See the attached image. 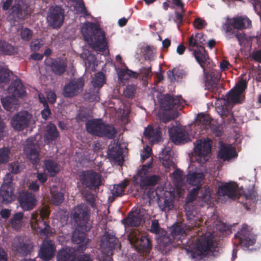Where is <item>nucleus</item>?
I'll return each instance as SVG.
<instances>
[{
    "mask_svg": "<svg viewBox=\"0 0 261 261\" xmlns=\"http://www.w3.org/2000/svg\"><path fill=\"white\" fill-rule=\"evenodd\" d=\"M82 34L86 41L94 50L103 51L107 48L105 34L92 23H89L82 30Z\"/></svg>",
    "mask_w": 261,
    "mask_h": 261,
    "instance_id": "1",
    "label": "nucleus"
},
{
    "mask_svg": "<svg viewBox=\"0 0 261 261\" xmlns=\"http://www.w3.org/2000/svg\"><path fill=\"white\" fill-rule=\"evenodd\" d=\"M49 215V210L44 207L41 210L39 215L37 212L31 215V226L40 238L48 237L53 233L50 226L45 220Z\"/></svg>",
    "mask_w": 261,
    "mask_h": 261,
    "instance_id": "2",
    "label": "nucleus"
},
{
    "mask_svg": "<svg viewBox=\"0 0 261 261\" xmlns=\"http://www.w3.org/2000/svg\"><path fill=\"white\" fill-rule=\"evenodd\" d=\"M252 228L244 224L242 228L235 234L233 239L234 246H241L244 250H249V247L256 242V236L252 232Z\"/></svg>",
    "mask_w": 261,
    "mask_h": 261,
    "instance_id": "3",
    "label": "nucleus"
},
{
    "mask_svg": "<svg viewBox=\"0 0 261 261\" xmlns=\"http://www.w3.org/2000/svg\"><path fill=\"white\" fill-rule=\"evenodd\" d=\"M72 217L77 227L82 230L89 231L91 229L92 225L89 222L90 210L87 205L81 204L75 207Z\"/></svg>",
    "mask_w": 261,
    "mask_h": 261,
    "instance_id": "4",
    "label": "nucleus"
},
{
    "mask_svg": "<svg viewBox=\"0 0 261 261\" xmlns=\"http://www.w3.org/2000/svg\"><path fill=\"white\" fill-rule=\"evenodd\" d=\"M82 187L91 190L98 189L102 185L101 175L93 170L82 171L79 175Z\"/></svg>",
    "mask_w": 261,
    "mask_h": 261,
    "instance_id": "5",
    "label": "nucleus"
},
{
    "mask_svg": "<svg viewBox=\"0 0 261 261\" xmlns=\"http://www.w3.org/2000/svg\"><path fill=\"white\" fill-rule=\"evenodd\" d=\"M31 14L29 6L22 0H15L9 10V17L13 21L25 19Z\"/></svg>",
    "mask_w": 261,
    "mask_h": 261,
    "instance_id": "6",
    "label": "nucleus"
},
{
    "mask_svg": "<svg viewBox=\"0 0 261 261\" xmlns=\"http://www.w3.org/2000/svg\"><path fill=\"white\" fill-rule=\"evenodd\" d=\"M170 234L168 233L171 238V244L169 246H164L163 251L166 252L170 250L173 246L179 245L180 242L183 243V240L185 239L186 232L184 226L178 223L174 224L170 227Z\"/></svg>",
    "mask_w": 261,
    "mask_h": 261,
    "instance_id": "7",
    "label": "nucleus"
},
{
    "mask_svg": "<svg viewBox=\"0 0 261 261\" xmlns=\"http://www.w3.org/2000/svg\"><path fill=\"white\" fill-rule=\"evenodd\" d=\"M149 231L156 235V239L160 246L163 250L164 246H169L171 244V238L168 232L163 228L160 227L159 221L154 219L151 221Z\"/></svg>",
    "mask_w": 261,
    "mask_h": 261,
    "instance_id": "8",
    "label": "nucleus"
},
{
    "mask_svg": "<svg viewBox=\"0 0 261 261\" xmlns=\"http://www.w3.org/2000/svg\"><path fill=\"white\" fill-rule=\"evenodd\" d=\"M130 243L136 246L138 249L142 252H149L151 249L150 240L146 236H141L138 231L131 232L128 236Z\"/></svg>",
    "mask_w": 261,
    "mask_h": 261,
    "instance_id": "9",
    "label": "nucleus"
},
{
    "mask_svg": "<svg viewBox=\"0 0 261 261\" xmlns=\"http://www.w3.org/2000/svg\"><path fill=\"white\" fill-rule=\"evenodd\" d=\"M211 141L207 138L203 142L200 141L194 147L196 160L200 164H204L208 160V155L211 152Z\"/></svg>",
    "mask_w": 261,
    "mask_h": 261,
    "instance_id": "10",
    "label": "nucleus"
},
{
    "mask_svg": "<svg viewBox=\"0 0 261 261\" xmlns=\"http://www.w3.org/2000/svg\"><path fill=\"white\" fill-rule=\"evenodd\" d=\"M213 245V236L211 233L202 235L196 243L195 253L198 256H205L211 250Z\"/></svg>",
    "mask_w": 261,
    "mask_h": 261,
    "instance_id": "11",
    "label": "nucleus"
},
{
    "mask_svg": "<svg viewBox=\"0 0 261 261\" xmlns=\"http://www.w3.org/2000/svg\"><path fill=\"white\" fill-rule=\"evenodd\" d=\"M200 189V186H197L195 188H194L191 190L190 193V197L187 199L185 204V210L186 216L188 219L191 221H196L199 219L198 217L196 216L197 212L195 209V206L191 204V202L196 198V197H199Z\"/></svg>",
    "mask_w": 261,
    "mask_h": 261,
    "instance_id": "12",
    "label": "nucleus"
},
{
    "mask_svg": "<svg viewBox=\"0 0 261 261\" xmlns=\"http://www.w3.org/2000/svg\"><path fill=\"white\" fill-rule=\"evenodd\" d=\"M24 151L27 158L34 166L39 165L40 148L38 143L32 142L31 139H28Z\"/></svg>",
    "mask_w": 261,
    "mask_h": 261,
    "instance_id": "13",
    "label": "nucleus"
},
{
    "mask_svg": "<svg viewBox=\"0 0 261 261\" xmlns=\"http://www.w3.org/2000/svg\"><path fill=\"white\" fill-rule=\"evenodd\" d=\"M47 22L53 28H59L64 20V10L60 6L52 8L47 17Z\"/></svg>",
    "mask_w": 261,
    "mask_h": 261,
    "instance_id": "14",
    "label": "nucleus"
},
{
    "mask_svg": "<svg viewBox=\"0 0 261 261\" xmlns=\"http://www.w3.org/2000/svg\"><path fill=\"white\" fill-rule=\"evenodd\" d=\"M31 118L32 116L28 112H20L12 118L11 124L14 129L22 130L28 126Z\"/></svg>",
    "mask_w": 261,
    "mask_h": 261,
    "instance_id": "15",
    "label": "nucleus"
},
{
    "mask_svg": "<svg viewBox=\"0 0 261 261\" xmlns=\"http://www.w3.org/2000/svg\"><path fill=\"white\" fill-rule=\"evenodd\" d=\"M84 80L82 78L74 79L65 84L63 94L66 97H72L83 90Z\"/></svg>",
    "mask_w": 261,
    "mask_h": 261,
    "instance_id": "16",
    "label": "nucleus"
},
{
    "mask_svg": "<svg viewBox=\"0 0 261 261\" xmlns=\"http://www.w3.org/2000/svg\"><path fill=\"white\" fill-rule=\"evenodd\" d=\"M181 105V102L179 98L169 94L162 95L160 99L161 108L165 111L180 109Z\"/></svg>",
    "mask_w": 261,
    "mask_h": 261,
    "instance_id": "17",
    "label": "nucleus"
},
{
    "mask_svg": "<svg viewBox=\"0 0 261 261\" xmlns=\"http://www.w3.org/2000/svg\"><path fill=\"white\" fill-rule=\"evenodd\" d=\"M56 251V248L53 241L44 240L41 245L38 255L42 260L49 261L54 257Z\"/></svg>",
    "mask_w": 261,
    "mask_h": 261,
    "instance_id": "18",
    "label": "nucleus"
},
{
    "mask_svg": "<svg viewBox=\"0 0 261 261\" xmlns=\"http://www.w3.org/2000/svg\"><path fill=\"white\" fill-rule=\"evenodd\" d=\"M20 207L24 211L33 210L37 205V199L33 194L28 191H22L18 197Z\"/></svg>",
    "mask_w": 261,
    "mask_h": 261,
    "instance_id": "19",
    "label": "nucleus"
},
{
    "mask_svg": "<svg viewBox=\"0 0 261 261\" xmlns=\"http://www.w3.org/2000/svg\"><path fill=\"white\" fill-rule=\"evenodd\" d=\"M86 232L77 227L72 234V241L77 245L75 248L77 252H83L87 248L89 239L86 237Z\"/></svg>",
    "mask_w": 261,
    "mask_h": 261,
    "instance_id": "20",
    "label": "nucleus"
},
{
    "mask_svg": "<svg viewBox=\"0 0 261 261\" xmlns=\"http://www.w3.org/2000/svg\"><path fill=\"white\" fill-rule=\"evenodd\" d=\"M238 188V186L236 182H228L219 186L218 188L217 193L220 196H226L229 198L236 199L240 198Z\"/></svg>",
    "mask_w": 261,
    "mask_h": 261,
    "instance_id": "21",
    "label": "nucleus"
},
{
    "mask_svg": "<svg viewBox=\"0 0 261 261\" xmlns=\"http://www.w3.org/2000/svg\"><path fill=\"white\" fill-rule=\"evenodd\" d=\"M247 83L245 80H241L229 92L228 99L233 103H242L241 99V94L247 88Z\"/></svg>",
    "mask_w": 261,
    "mask_h": 261,
    "instance_id": "22",
    "label": "nucleus"
},
{
    "mask_svg": "<svg viewBox=\"0 0 261 261\" xmlns=\"http://www.w3.org/2000/svg\"><path fill=\"white\" fill-rule=\"evenodd\" d=\"M100 247L105 249H108L110 250H112L117 246H121L118 244V240L114 236L111 235L108 232H106L102 236L100 240Z\"/></svg>",
    "mask_w": 261,
    "mask_h": 261,
    "instance_id": "23",
    "label": "nucleus"
},
{
    "mask_svg": "<svg viewBox=\"0 0 261 261\" xmlns=\"http://www.w3.org/2000/svg\"><path fill=\"white\" fill-rule=\"evenodd\" d=\"M103 121L100 119L88 120L85 124L86 130L91 135L99 137V132L101 130Z\"/></svg>",
    "mask_w": 261,
    "mask_h": 261,
    "instance_id": "24",
    "label": "nucleus"
},
{
    "mask_svg": "<svg viewBox=\"0 0 261 261\" xmlns=\"http://www.w3.org/2000/svg\"><path fill=\"white\" fill-rule=\"evenodd\" d=\"M8 91L14 97H20L25 94L24 87L21 80L18 79L12 81Z\"/></svg>",
    "mask_w": 261,
    "mask_h": 261,
    "instance_id": "25",
    "label": "nucleus"
},
{
    "mask_svg": "<svg viewBox=\"0 0 261 261\" xmlns=\"http://www.w3.org/2000/svg\"><path fill=\"white\" fill-rule=\"evenodd\" d=\"M13 243V247L20 255L25 256L30 254L33 249V246L31 243H25L20 238L17 239Z\"/></svg>",
    "mask_w": 261,
    "mask_h": 261,
    "instance_id": "26",
    "label": "nucleus"
},
{
    "mask_svg": "<svg viewBox=\"0 0 261 261\" xmlns=\"http://www.w3.org/2000/svg\"><path fill=\"white\" fill-rule=\"evenodd\" d=\"M76 251L74 248H63L58 252L57 259L58 261H74Z\"/></svg>",
    "mask_w": 261,
    "mask_h": 261,
    "instance_id": "27",
    "label": "nucleus"
},
{
    "mask_svg": "<svg viewBox=\"0 0 261 261\" xmlns=\"http://www.w3.org/2000/svg\"><path fill=\"white\" fill-rule=\"evenodd\" d=\"M242 197L245 199V201L242 202L244 207L247 210H250V207L254 205L257 200V193L253 189L244 192Z\"/></svg>",
    "mask_w": 261,
    "mask_h": 261,
    "instance_id": "28",
    "label": "nucleus"
},
{
    "mask_svg": "<svg viewBox=\"0 0 261 261\" xmlns=\"http://www.w3.org/2000/svg\"><path fill=\"white\" fill-rule=\"evenodd\" d=\"M122 222L127 226L138 227L142 222V218L141 217L139 212L136 210L135 212H130L128 213L126 218L122 220Z\"/></svg>",
    "mask_w": 261,
    "mask_h": 261,
    "instance_id": "29",
    "label": "nucleus"
},
{
    "mask_svg": "<svg viewBox=\"0 0 261 261\" xmlns=\"http://www.w3.org/2000/svg\"><path fill=\"white\" fill-rule=\"evenodd\" d=\"M59 136V133L56 126L52 123H48L45 129L44 140L47 144L56 140Z\"/></svg>",
    "mask_w": 261,
    "mask_h": 261,
    "instance_id": "30",
    "label": "nucleus"
},
{
    "mask_svg": "<svg viewBox=\"0 0 261 261\" xmlns=\"http://www.w3.org/2000/svg\"><path fill=\"white\" fill-rule=\"evenodd\" d=\"M169 134L172 142L176 144L184 141L186 142L188 139L186 132L179 127L170 129Z\"/></svg>",
    "mask_w": 261,
    "mask_h": 261,
    "instance_id": "31",
    "label": "nucleus"
},
{
    "mask_svg": "<svg viewBox=\"0 0 261 261\" xmlns=\"http://www.w3.org/2000/svg\"><path fill=\"white\" fill-rule=\"evenodd\" d=\"M50 66L53 72L58 75H62L65 72L67 67L66 63L60 59H52Z\"/></svg>",
    "mask_w": 261,
    "mask_h": 261,
    "instance_id": "32",
    "label": "nucleus"
},
{
    "mask_svg": "<svg viewBox=\"0 0 261 261\" xmlns=\"http://www.w3.org/2000/svg\"><path fill=\"white\" fill-rule=\"evenodd\" d=\"M99 137H105L108 139H114L117 134V130L113 125L103 122L101 130L98 132Z\"/></svg>",
    "mask_w": 261,
    "mask_h": 261,
    "instance_id": "33",
    "label": "nucleus"
},
{
    "mask_svg": "<svg viewBox=\"0 0 261 261\" xmlns=\"http://www.w3.org/2000/svg\"><path fill=\"white\" fill-rule=\"evenodd\" d=\"M237 155L236 149L230 146L222 147L218 154L219 158L224 161H229Z\"/></svg>",
    "mask_w": 261,
    "mask_h": 261,
    "instance_id": "34",
    "label": "nucleus"
},
{
    "mask_svg": "<svg viewBox=\"0 0 261 261\" xmlns=\"http://www.w3.org/2000/svg\"><path fill=\"white\" fill-rule=\"evenodd\" d=\"M192 51L197 62L204 70V66L208 58V55L204 47L200 46V48H196Z\"/></svg>",
    "mask_w": 261,
    "mask_h": 261,
    "instance_id": "35",
    "label": "nucleus"
},
{
    "mask_svg": "<svg viewBox=\"0 0 261 261\" xmlns=\"http://www.w3.org/2000/svg\"><path fill=\"white\" fill-rule=\"evenodd\" d=\"M232 21L233 28L239 30L249 28L251 25V21L246 16L233 17Z\"/></svg>",
    "mask_w": 261,
    "mask_h": 261,
    "instance_id": "36",
    "label": "nucleus"
},
{
    "mask_svg": "<svg viewBox=\"0 0 261 261\" xmlns=\"http://www.w3.org/2000/svg\"><path fill=\"white\" fill-rule=\"evenodd\" d=\"M44 166L45 170L51 177L55 176L59 172L60 168L58 163L51 159H46L44 161Z\"/></svg>",
    "mask_w": 261,
    "mask_h": 261,
    "instance_id": "37",
    "label": "nucleus"
},
{
    "mask_svg": "<svg viewBox=\"0 0 261 261\" xmlns=\"http://www.w3.org/2000/svg\"><path fill=\"white\" fill-rule=\"evenodd\" d=\"M16 97L6 96L1 98V102L3 108L7 111L12 112L16 109L18 105V101Z\"/></svg>",
    "mask_w": 261,
    "mask_h": 261,
    "instance_id": "38",
    "label": "nucleus"
},
{
    "mask_svg": "<svg viewBox=\"0 0 261 261\" xmlns=\"http://www.w3.org/2000/svg\"><path fill=\"white\" fill-rule=\"evenodd\" d=\"M108 155L110 159L116 161L120 162L122 157V151L119 145L114 144L110 146L108 149Z\"/></svg>",
    "mask_w": 261,
    "mask_h": 261,
    "instance_id": "39",
    "label": "nucleus"
},
{
    "mask_svg": "<svg viewBox=\"0 0 261 261\" xmlns=\"http://www.w3.org/2000/svg\"><path fill=\"white\" fill-rule=\"evenodd\" d=\"M17 53V48L5 40H0V55L12 56Z\"/></svg>",
    "mask_w": 261,
    "mask_h": 261,
    "instance_id": "40",
    "label": "nucleus"
},
{
    "mask_svg": "<svg viewBox=\"0 0 261 261\" xmlns=\"http://www.w3.org/2000/svg\"><path fill=\"white\" fill-rule=\"evenodd\" d=\"M13 194L11 187L4 185L0 189V198L3 203H8L13 201Z\"/></svg>",
    "mask_w": 261,
    "mask_h": 261,
    "instance_id": "41",
    "label": "nucleus"
},
{
    "mask_svg": "<svg viewBox=\"0 0 261 261\" xmlns=\"http://www.w3.org/2000/svg\"><path fill=\"white\" fill-rule=\"evenodd\" d=\"M219 113L224 124H231L235 123L236 120L232 113L228 109L222 108L219 112Z\"/></svg>",
    "mask_w": 261,
    "mask_h": 261,
    "instance_id": "42",
    "label": "nucleus"
},
{
    "mask_svg": "<svg viewBox=\"0 0 261 261\" xmlns=\"http://www.w3.org/2000/svg\"><path fill=\"white\" fill-rule=\"evenodd\" d=\"M204 178L202 173L193 172L187 175V182L192 186H199Z\"/></svg>",
    "mask_w": 261,
    "mask_h": 261,
    "instance_id": "43",
    "label": "nucleus"
},
{
    "mask_svg": "<svg viewBox=\"0 0 261 261\" xmlns=\"http://www.w3.org/2000/svg\"><path fill=\"white\" fill-rule=\"evenodd\" d=\"M162 164L166 169V171H169L171 168H174L176 166L173 162V158L169 153L168 151L163 152L162 156L161 157Z\"/></svg>",
    "mask_w": 261,
    "mask_h": 261,
    "instance_id": "44",
    "label": "nucleus"
},
{
    "mask_svg": "<svg viewBox=\"0 0 261 261\" xmlns=\"http://www.w3.org/2000/svg\"><path fill=\"white\" fill-rule=\"evenodd\" d=\"M161 177L157 175L146 176L141 178V182L143 186L153 187L160 180Z\"/></svg>",
    "mask_w": 261,
    "mask_h": 261,
    "instance_id": "45",
    "label": "nucleus"
},
{
    "mask_svg": "<svg viewBox=\"0 0 261 261\" xmlns=\"http://www.w3.org/2000/svg\"><path fill=\"white\" fill-rule=\"evenodd\" d=\"M23 217L22 212H18L14 215L10 219V223L12 228L14 229H19L21 227V220Z\"/></svg>",
    "mask_w": 261,
    "mask_h": 261,
    "instance_id": "46",
    "label": "nucleus"
},
{
    "mask_svg": "<svg viewBox=\"0 0 261 261\" xmlns=\"http://www.w3.org/2000/svg\"><path fill=\"white\" fill-rule=\"evenodd\" d=\"M196 123L198 125H202L203 128L207 129L210 127L211 120L208 115L199 114L198 115Z\"/></svg>",
    "mask_w": 261,
    "mask_h": 261,
    "instance_id": "47",
    "label": "nucleus"
},
{
    "mask_svg": "<svg viewBox=\"0 0 261 261\" xmlns=\"http://www.w3.org/2000/svg\"><path fill=\"white\" fill-rule=\"evenodd\" d=\"M127 186V184L125 181L115 185L114 186L113 189L111 190L112 194L114 197L121 196L123 195L124 189Z\"/></svg>",
    "mask_w": 261,
    "mask_h": 261,
    "instance_id": "48",
    "label": "nucleus"
},
{
    "mask_svg": "<svg viewBox=\"0 0 261 261\" xmlns=\"http://www.w3.org/2000/svg\"><path fill=\"white\" fill-rule=\"evenodd\" d=\"M51 201L54 205H59L64 200V194L60 191L51 190Z\"/></svg>",
    "mask_w": 261,
    "mask_h": 261,
    "instance_id": "49",
    "label": "nucleus"
},
{
    "mask_svg": "<svg viewBox=\"0 0 261 261\" xmlns=\"http://www.w3.org/2000/svg\"><path fill=\"white\" fill-rule=\"evenodd\" d=\"M94 88H101L105 83V75L101 72H97L92 81Z\"/></svg>",
    "mask_w": 261,
    "mask_h": 261,
    "instance_id": "50",
    "label": "nucleus"
},
{
    "mask_svg": "<svg viewBox=\"0 0 261 261\" xmlns=\"http://www.w3.org/2000/svg\"><path fill=\"white\" fill-rule=\"evenodd\" d=\"M11 73L8 68L0 66V83H8Z\"/></svg>",
    "mask_w": 261,
    "mask_h": 261,
    "instance_id": "51",
    "label": "nucleus"
},
{
    "mask_svg": "<svg viewBox=\"0 0 261 261\" xmlns=\"http://www.w3.org/2000/svg\"><path fill=\"white\" fill-rule=\"evenodd\" d=\"M223 28L225 32V36L227 39H230L231 38H234L235 35V31L234 29H236L233 27V21L232 23H225L223 25Z\"/></svg>",
    "mask_w": 261,
    "mask_h": 261,
    "instance_id": "52",
    "label": "nucleus"
},
{
    "mask_svg": "<svg viewBox=\"0 0 261 261\" xmlns=\"http://www.w3.org/2000/svg\"><path fill=\"white\" fill-rule=\"evenodd\" d=\"M19 32L20 38L23 41L28 42L31 40L33 33L31 29L28 28H22Z\"/></svg>",
    "mask_w": 261,
    "mask_h": 261,
    "instance_id": "53",
    "label": "nucleus"
},
{
    "mask_svg": "<svg viewBox=\"0 0 261 261\" xmlns=\"http://www.w3.org/2000/svg\"><path fill=\"white\" fill-rule=\"evenodd\" d=\"M24 168V165L18 162H14L9 165V170L11 173L17 174L20 172Z\"/></svg>",
    "mask_w": 261,
    "mask_h": 261,
    "instance_id": "54",
    "label": "nucleus"
},
{
    "mask_svg": "<svg viewBox=\"0 0 261 261\" xmlns=\"http://www.w3.org/2000/svg\"><path fill=\"white\" fill-rule=\"evenodd\" d=\"M188 49L190 51H192L195 49H193L194 47H196V48H200V46H203L196 39L195 37L194 36V34H192L189 38L188 41Z\"/></svg>",
    "mask_w": 261,
    "mask_h": 261,
    "instance_id": "55",
    "label": "nucleus"
},
{
    "mask_svg": "<svg viewBox=\"0 0 261 261\" xmlns=\"http://www.w3.org/2000/svg\"><path fill=\"white\" fill-rule=\"evenodd\" d=\"M205 85L207 89L212 91H214L216 89L218 84L216 82L213 83V82H214V79L211 78L208 74L205 76Z\"/></svg>",
    "mask_w": 261,
    "mask_h": 261,
    "instance_id": "56",
    "label": "nucleus"
},
{
    "mask_svg": "<svg viewBox=\"0 0 261 261\" xmlns=\"http://www.w3.org/2000/svg\"><path fill=\"white\" fill-rule=\"evenodd\" d=\"M211 197V191L208 187H204V188H201L199 198H201L204 201H207Z\"/></svg>",
    "mask_w": 261,
    "mask_h": 261,
    "instance_id": "57",
    "label": "nucleus"
},
{
    "mask_svg": "<svg viewBox=\"0 0 261 261\" xmlns=\"http://www.w3.org/2000/svg\"><path fill=\"white\" fill-rule=\"evenodd\" d=\"M151 168L152 162L151 161L146 164L142 165V168L138 171V175L141 177V178L147 176V174Z\"/></svg>",
    "mask_w": 261,
    "mask_h": 261,
    "instance_id": "58",
    "label": "nucleus"
},
{
    "mask_svg": "<svg viewBox=\"0 0 261 261\" xmlns=\"http://www.w3.org/2000/svg\"><path fill=\"white\" fill-rule=\"evenodd\" d=\"M128 75V77L137 79L138 77V74L136 72H134L128 69H122L119 74L120 78H124V76Z\"/></svg>",
    "mask_w": 261,
    "mask_h": 261,
    "instance_id": "59",
    "label": "nucleus"
},
{
    "mask_svg": "<svg viewBox=\"0 0 261 261\" xmlns=\"http://www.w3.org/2000/svg\"><path fill=\"white\" fill-rule=\"evenodd\" d=\"M10 149L8 148H4L0 149V163H6L8 162L9 158Z\"/></svg>",
    "mask_w": 261,
    "mask_h": 261,
    "instance_id": "60",
    "label": "nucleus"
},
{
    "mask_svg": "<svg viewBox=\"0 0 261 261\" xmlns=\"http://www.w3.org/2000/svg\"><path fill=\"white\" fill-rule=\"evenodd\" d=\"M136 87L134 85H127L124 90V95L126 97L132 98L134 96Z\"/></svg>",
    "mask_w": 261,
    "mask_h": 261,
    "instance_id": "61",
    "label": "nucleus"
},
{
    "mask_svg": "<svg viewBox=\"0 0 261 261\" xmlns=\"http://www.w3.org/2000/svg\"><path fill=\"white\" fill-rule=\"evenodd\" d=\"M154 54L153 48L148 46L144 50L143 56L145 60L152 61L154 59Z\"/></svg>",
    "mask_w": 261,
    "mask_h": 261,
    "instance_id": "62",
    "label": "nucleus"
},
{
    "mask_svg": "<svg viewBox=\"0 0 261 261\" xmlns=\"http://www.w3.org/2000/svg\"><path fill=\"white\" fill-rule=\"evenodd\" d=\"M86 201L92 208L96 207L95 198L94 195L90 192L87 191L84 194Z\"/></svg>",
    "mask_w": 261,
    "mask_h": 261,
    "instance_id": "63",
    "label": "nucleus"
},
{
    "mask_svg": "<svg viewBox=\"0 0 261 261\" xmlns=\"http://www.w3.org/2000/svg\"><path fill=\"white\" fill-rule=\"evenodd\" d=\"M174 182L177 185L181 183L184 180L182 172L179 169H176L173 173Z\"/></svg>",
    "mask_w": 261,
    "mask_h": 261,
    "instance_id": "64",
    "label": "nucleus"
}]
</instances>
